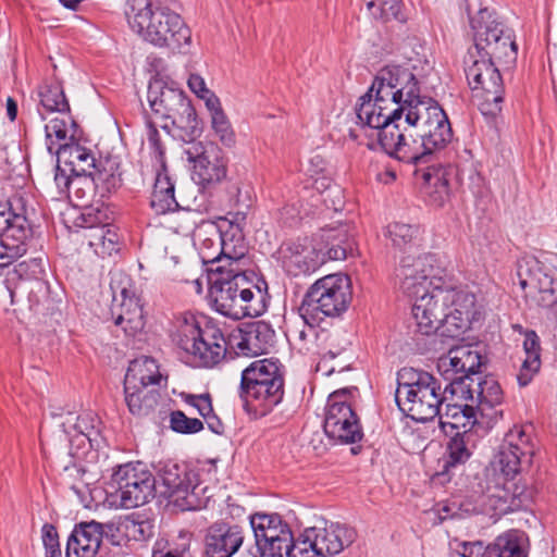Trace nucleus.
<instances>
[{"label": "nucleus", "mask_w": 557, "mask_h": 557, "mask_svg": "<svg viewBox=\"0 0 557 557\" xmlns=\"http://www.w3.org/2000/svg\"><path fill=\"white\" fill-rule=\"evenodd\" d=\"M211 126L221 144L227 148L236 145V135L224 112H218L211 119Z\"/></svg>", "instance_id": "603ef678"}, {"label": "nucleus", "mask_w": 557, "mask_h": 557, "mask_svg": "<svg viewBox=\"0 0 557 557\" xmlns=\"http://www.w3.org/2000/svg\"><path fill=\"white\" fill-rule=\"evenodd\" d=\"M308 530L321 557L338 555L357 539L354 528L338 522L324 521L322 527L314 525Z\"/></svg>", "instance_id": "393cba45"}, {"label": "nucleus", "mask_w": 557, "mask_h": 557, "mask_svg": "<svg viewBox=\"0 0 557 557\" xmlns=\"http://www.w3.org/2000/svg\"><path fill=\"white\" fill-rule=\"evenodd\" d=\"M519 283L528 301L542 308L557 306V270L536 259L518 269Z\"/></svg>", "instance_id": "f3484780"}, {"label": "nucleus", "mask_w": 557, "mask_h": 557, "mask_svg": "<svg viewBox=\"0 0 557 557\" xmlns=\"http://www.w3.org/2000/svg\"><path fill=\"white\" fill-rule=\"evenodd\" d=\"M147 127H148L147 139H148L149 147L152 150L153 154L156 156L158 162H160L161 166L164 169L165 168V162H164L165 149L161 141L160 134L157 129L156 124L151 120H147Z\"/></svg>", "instance_id": "bf43d9fd"}, {"label": "nucleus", "mask_w": 557, "mask_h": 557, "mask_svg": "<svg viewBox=\"0 0 557 557\" xmlns=\"http://www.w3.org/2000/svg\"><path fill=\"white\" fill-rule=\"evenodd\" d=\"M157 479L164 485L170 502L180 510H199L206 506V487L200 486L199 474L186 463L174 460L160 461L156 467Z\"/></svg>", "instance_id": "9d476101"}, {"label": "nucleus", "mask_w": 557, "mask_h": 557, "mask_svg": "<svg viewBox=\"0 0 557 557\" xmlns=\"http://www.w3.org/2000/svg\"><path fill=\"white\" fill-rule=\"evenodd\" d=\"M83 226L86 228H106L112 225L113 212L103 203L99 207H89L82 214Z\"/></svg>", "instance_id": "3c124183"}, {"label": "nucleus", "mask_w": 557, "mask_h": 557, "mask_svg": "<svg viewBox=\"0 0 557 557\" xmlns=\"http://www.w3.org/2000/svg\"><path fill=\"white\" fill-rule=\"evenodd\" d=\"M123 527L125 529V533L128 539L144 542L150 539L154 533V525L153 523L148 520H135V519H127Z\"/></svg>", "instance_id": "6e6d98bb"}, {"label": "nucleus", "mask_w": 557, "mask_h": 557, "mask_svg": "<svg viewBox=\"0 0 557 557\" xmlns=\"http://www.w3.org/2000/svg\"><path fill=\"white\" fill-rule=\"evenodd\" d=\"M89 237V245L102 257H110L120 250V236L113 225L99 228Z\"/></svg>", "instance_id": "37998d69"}, {"label": "nucleus", "mask_w": 557, "mask_h": 557, "mask_svg": "<svg viewBox=\"0 0 557 557\" xmlns=\"http://www.w3.org/2000/svg\"><path fill=\"white\" fill-rule=\"evenodd\" d=\"M156 482L152 473L140 462L121 465L112 474L115 494L124 508L146 504L153 496Z\"/></svg>", "instance_id": "dca6fc26"}, {"label": "nucleus", "mask_w": 557, "mask_h": 557, "mask_svg": "<svg viewBox=\"0 0 557 557\" xmlns=\"http://www.w3.org/2000/svg\"><path fill=\"white\" fill-rule=\"evenodd\" d=\"M473 314H461V312L447 310L438 332L442 336L458 338L468 329Z\"/></svg>", "instance_id": "8fccbe9b"}, {"label": "nucleus", "mask_w": 557, "mask_h": 557, "mask_svg": "<svg viewBox=\"0 0 557 557\" xmlns=\"http://www.w3.org/2000/svg\"><path fill=\"white\" fill-rule=\"evenodd\" d=\"M25 228L21 238L32 239L33 227L26 216V209L21 197L12 200H0V235L9 233L12 228Z\"/></svg>", "instance_id": "72a5a7b5"}, {"label": "nucleus", "mask_w": 557, "mask_h": 557, "mask_svg": "<svg viewBox=\"0 0 557 557\" xmlns=\"http://www.w3.org/2000/svg\"><path fill=\"white\" fill-rule=\"evenodd\" d=\"M205 323L202 333L190 356L205 368H213L230 354V336L226 338L222 329L212 319H201Z\"/></svg>", "instance_id": "5701e85b"}, {"label": "nucleus", "mask_w": 557, "mask_h": 557, "mask_svg": "<svg viewBox=\"0 0 557 557\" xmlns=\"http://www.w3.org/2000/svg\"><path fill=\"white\" fill-rule=\"evenodd\" d=\"M58 154L64 158L65 164L71 166L74 176L87 178L96 166V159L91 151L77 143L60 145Z\"/></svg>", "instance_id": "c9c22d12"}, {"label": "nucleus", "mask_w": 557, "mask_h": 557, "mask_svg": "<svg viewBox=\"0 0 557 557\" xmlns=\"http://www.w3.org/2000/svg\"><path fill=\"white\" fill-rule=\"evenodd\" d=\"M119 168V164L111 160L100 161L89 176L84 178V183L92 185L100 197L104 198L116 191L122 185V174Z\"/></svg>", "instance_id": "f704fd0d"}, {"label": "nucleus", "mask_w": 557, "mask_h": 557, "mask_svg": "<svg viewBox=\"0 0 557 557\" xmlns=\"http://www.w3.org/2000/svg\"><path fill=\"white\" fill-rule=\"evenodd\" d=\"M25 228H12L0 235V268H5L24 256L28 248V238H21Z\"/></svg>", "instance_id": "4c0bfd02"}, {"label": "nucleus", "mask_w": 557, "mask_h": 557, "mask_svg": "<svg viewBox=\"0 0 557 557\" xmlns=\"http://www.w3.org/2000/svg\"><path fill=\"white\" fill-rule=\"evenodd\" d=\"M497 63L496 60L478 57L472 49L465 59L468 84L475 97L481 99L479 106L485 115H496L502 111L505 88Z\"/></svg>", "instance_id": "9b49d317"}, {"label": "nucleus", "mask_w": 557, "mask_h": 557, "mask_svg": "<svg viewBox=\"0 0 557 557\" xmlns=\"http://www.w3.org/2000/svg\"><path fill=\"white\" fill-rule=\"evenodd\" d=\"M284 553L286 557H321L317 545L313 544L308 528L296 539L292 536V541L284 549Z\"/></svg>", "instance_id": "09e8293b"}, {"label": "nucleus", "mask_w": 557, "mask_h": 557, "mask_svg": "<svg viewBox=\"0 0 557 557\" xmlns=\"http://www.w3.org/2000/svg\"><path fill=\"white\" fill-rule=\"evenodd\" d=\"M125 16L131 28L157 48L175 51L190 44L191 32L182 16L151 0H126Z\"/></svg>", "instance_id": "20e7f679"}, {"label": "nucleus", "mask_w": 557, "mask_h": 557, "mask_svg": "<svg viewBox=\"0 0 557 557\" xmlns=\"http://www.w3.org/2000/svg\"><path fill=\"white\" fill-rule=\"evenodd\" d=\"M450 394L460 400L473 403L486 424L496 423L503 418L504 392L493 376L478 375L470 382L455 380L450 386Z\"/></svg>", "instance_id": "4468645a"}, {"label": "nucleus", "mask_w": 557, "mask_h": 557, "mask_svg": "<svg viewBox=\"0 0 557 557\" xmlns=\"http://www.w3.org/2000/svg\"><path fill=\"white\" fill-rule=\"evenodd\" d=\"M523 347H524L527 359H530L533 356H536L537 358H540V356H541L540 355V351H541L540 339L534 331H531L525 335V338L523 342Z\"/></svg>", "instance_id": "338daca9"}, {"label": "nucleus", "mask_w": 557, "mask_h": 557, "mask_svg": "<svg viewBox=\"0 0 557 557\" xmlns=\"http://www.w3.org/2000/svg\"><path fill=\"white\" fill-rule=\"evenodd\" d=\"M163 380L159 364L151 357H141L131 361L124 377V385L151 388L160 386Z\"/></svg>", "instance_id": "473e14b6"}, {"label": "nucleus", "mask_w": 557, "mask_h": 557, "mask_svg": "<svg viewBox=\"0 0 557 557\" xmlns=\"http://www.w3.org/2000/svg\"><path fill=\"white\" fill-rule=\"evenodd\" d=\"M399 120L384 119L380 123L364 125L363 129L376 131L379 144L389 157L414 166L413 175L425 200L431 206L443 207L450 195L451 168L426 165L432 160L429 148L417 135H406L400 131L397 123Z\"/></svg>", "instance_id": "f257e3e1"}, {"label": "nucleus", "mask_w": 557, "mask_h": 557, "mask_svg": "<svg viewBox=\"0 0 557 557\" xmlns=\"http://www.w3.org/2000/svg\"><path fill=\"white\" fill-rule=\"evenodd\" d=\"M466 10L473 36V52L478 57L496 60L498 64H513L518 55L515 34L498 13L493 9L479 8L473 14L471 3H467Z\"/></svg>", "instance_id": "0eeeda50"}, {"label": "nucleus", "mask_w": 557, "mask_h": 557, "mask_svg": "<svg viewBox=\"0 0 557 557\" xmlns=\"http://www.w3.org/2000/svg\"><path fill=\"white\" fill-rule=\"evenodd\" d=\"M346 234L339 228L322 230L319 237L313 238L324 255V263L329 260H344L347 257L349 245Z\"/></svg>", "instance_id": "ea45409f"}, {"label": "nucleus", "mask_w": 557, "mask_h": 557, "mask_svg": "<svg viewBox=\"0 0 557 557\" xmlns=\"http://www.w3.org/2000/svg\"><path fill=\"white\" fill-rule=\"evenodd\" d=\"M356 393V386L344 387L327 398L323 429L329 438L341 444H355L363 437L362 426L350 403Z\"/></svg>", "instance_id": "f8f14e48"}, {"label": "nucleus", "mask_w": 557, "mask_h": 557, "mask_svg": "<svg viewBox=\"0 0 557 557\" xmlns=\"http://www.w3.org/2000/svg\"><path fill=\"white\" fill-rule=\"evenodd\" d=\"M170 428L181 434H196L203 430V422L197 418H189L182 410L170 413Z\"/></svg>", "instance_id": "864d4df0"}, {"label": "nucleus", "mask_w": 557, "mask_h": 557, "mask_svg": "<svg viewBox=\"0 0 557 557\" xmlns=\"http://www.w3.org/2000/svg\"><path fill=\"white\" fill-rule=\"evenodd\" d=\"M222 253L228 265H218L211 270L209 297L213 308L225 317L239 320L245 317H256L261 308L255 302V293L248 287L246 275L238 267L245 257L242 250L233 248L222 238Z\"/></svg>", "instance_id": "7ed1b4c3"}, {"label": "nucleus", "mask_w": 557, "mask_h": 557, "mask_svg": "<svg viewBox=\"0 0 557 557\" xmlns=\"http://www.w3.org/2000/svg\"><path fill=\"white\" fill-rule=\"evenodd\" d=\"M124 398L128 411L137 419H154L161 395L154 387L124 385Z\"/></svg>", "instance_id": "7c9ffc66"}, {"label": "nucleus", "mask_w": 557, "mask_h": 557, "mask_svg": "<svg viewBox=\"0 0 557 557\" xmlns=\"http://www.w3.org/2000/svg\"><path fill=\"white\" fill-rule=\"evenodd\" d=\"M41 532L46 557H61L59 535L55 527L50 523H45Z\"/></svg>", "instance_id": "13d9d810"}, {"label": "nucleus", "mask_w": 557, "mask_h": 557, "mask_svg": "<svg viewBox=\"0 0 557 557\" xmlns=\"http://www.w3.org/2000/svg\"><path fill=\"white\" fill-rule=\"evenodd\" d=\"M405 117L408 125L420 128L417 136L429 148L431 157L436 150L445 148L453 138L446 113L432 98L425 97L422 101H418Z\"/></svg>", "instance_id": "ddd939ff"}, {"label": "nucleus", "mask_w": 557, "mask_h": 557, "mask_svg": "<svg viewBox=\"0 0 557 557\" xmlns=\"http://www.w3.org/2000/svg\"><path fill=\"white\" fill-rule=\"evenodd\" d=\"M444 411L441 410L440 428L445 435H453L456 432H471L472 428L479 423L480 413L474 404L470 400H447L444 403Z\"/></svg>", "instance_id": "bb28decb"}, {"label": "nucleus", "mask_w": 557, "mask_h": 557, "mask_svg": "<svg viewBox=\"0 0 557 557\" xmlns=\"http://www.w3.org/2000/svg\"><path fill=\"white\" fill-rule=\"evenodd\" d=\"M285 370L276 359H262L250 363L242 372L239 395L245 408L256 418L273 411L284 398Z\"/></svg>", "instance_id": "423d86ee"}, {"label": "nucleus", "mask_w": 557, "mask_h": 557, "mask_svg": "<svg viewBox=\"0 0 557 557\" xmlns=\"http://www.w3.org/2000/svg\"><path fill=\"white\" fill-rule=\"evenodd\" d=\"M275 344V331L265 321L244 324L230 334V358L257 357L268 354Z\"/></svg>", "instance_id": "412c9836"}, {"label": "nucleus", "mask_w": 557, "mask_h": 557, "mask_svg": "<svg viewBox=\"0 0 557 557\" xmlns=\"http://www.w3.org/2000/svg\"><path fill=\"white\" fill-rule=\"evenodd\" d=\"M278 259L286 273L295 277L310 275L324 264V255L313 238L284 242Z\"/></svg>", "instance_id": "4be33fe9"}, {"label": "nucleus", "mask_w": 557, "mask_h": 557, "mask_svg": "<svg viewBox=\"0 0 557 557\" xmlns=\"http://www.w3.org/2000/svg\"><path fill=\"white\" fill-rule=\"evenodd\" d=\"M188 86L199 98H206V94H210V90L206 87L205 81L197 74L189 76Z\"/></svg>", "instance_id": "774afa93"}, {"label": "nucleus", "mask_w": 557, "mask_h": 557, "mask_svg": "<svg viewBox=\"0 0 557 557\" xmlns=\"http://www.w3.org/2000/svg\"><path fill=\"white\" fill-rule=\"evenodd\" d=\"M434 262L435 258L430 253L401 258L396 268V277L399 281V288L406 296L416 299L428 293L434 284H438L441 277L437 276L438 268L434 267Z\"/></svg>", "instance_id": "6ab92c4d"}, {"label": "nucleus", "mask_w": 557, "mask_h": 557, "mask_svg": "<svg viewBox=\"0 0 557 557\" xmlns=\"http://www.w3.org/2000/svg\"><path fill=\"white\" fill-rule=\"evenodd\" d=\"M528 537L518 530L498 535L490 544L487 557H528Z\"/></svg>", "instance_id": "e433bc0d"}, {"label": "nucleus", "mask_w": 557, "mask_h": 557, "mask_svg": "<svg viewBox=\"0 0 557 557\" xmlns=\"http://www.w3.org/2000/svg\"><path fill=\"white\" fill-rule=\"evenodd\" d=\"M541 368V358L536 356L531 357L530 359H524L519 373L517 375L518 383L521 387L527 386L533 379V376L539 372Z\"/></svg>", "instance_id": "052dcab7"}, {"label": "nucleus", "mask_w": 557, "mask_h": 557, "mask_svg": "<svg viewBox=\"0 0 557 557\" xmlns=\"http://www.w3.org/2000/svg\"><path fill=\"white\" fill-rule=\"evenodd\" d=\"M446 293L451 296L448 310L461 312V314L474 313L476 298L473 293L454 286L450 281H446Z\"/></svg>", "instance_id": "49530a36"}, {"label": "nucleus", "mask_w": 557, "mask_h": 557, "mask_svg": "<svg viewBox=\"0 0 557 557\" xmlns=\"http://www.w3.org/2000/svg\"><path fill=\"white\" fill-rule=\"evenodd\" d=\"M102 534V525L96 521L76 525L67 540L65 556L95 557L100 548Z\"/></svg>", "instance_id": "c85d7f7f"}, {"label": "nucleus", "mask_w": 557, "mask_h": 557, "mask_svg": "<svg viewBox=\"0 0 557 557\" xmlns=\"http://www.w3.org/2000/svg\"><path fill=\"white\" fill-rule=\"evenodd\" d=\"M455 358L459 360L460 367L463 368V372L468 375L476 377L482 361L481 355L478 351L472 350L470 347L461 346L455 347Z\"/></svg>", "instance_id": "5fc2aeb1"}, {"label": "nucleus", "mask_w": 557, "mask_h": 557, "mask_svg": "<svg viewBox=\"0 0 557 557\" xmlns=\"http://www.w3.org/2000/svg\"><path fill=\"white\" fill-rule=\"evenodd\" d=\"M459 360L455 358V348L449 349L447 357L441 358L438 361V370L444 375L445 380L448 381V384L445 386L446 393L450 394V386L455 382L466 381L470 382L473 380V376L468 375L463 372V368H461Z\"/></svg>", "instance_id": "de8ad7c7"}, {"label": "nucleus", "mask_w": 557, "mask_h": 557, "mask_svg": "<svg viewBox=\"0 0 557 557\" xmlns=\"http://www.w3.org/2000/svg\"><path fill=\"white\" fill-rule=\"evenodd\" d=\"M40 104L47 112L65 113L70 111L63 87L59 83L46 84L39 90Z\"/></svg>", "instance_id": "79ce46f5"}, {"label": "nucleus", "mask_w": 557, "mask_h": 557, "mask_svg": "<svg viewBox=\"0 0 557 557\" xmlns=\"http://www.w3.org/2000/svg\"><path fill=\"white\" fill-rule=\"evenodd\" d=\"M258 553L263 557H284V549L292 541L293 532L278 513L257 512L250 516Z\"/></svg>", "instance_id": "a211bd4d"}, {"label": "nucleus", "mask_w": 557, "mask_h": 557, "mask_svg": "<svg viewBox=\"0 0 557 557\" xmlns=\"http://www.w3.org/2000/svg\"><path fill=\"white\" fill-rule=\"evenodd\" d=\"M67 422H64L62 425L64 428V432L71 434V430H73L76 434H81L86 436L89 441H91V435L96 433L95 426L89 423L88 416H78L76 417V421L69 425Z\"/></svg>", "instance_id": "e2e57ef3"}, {"label": "nucleus", "mask_w": 557, "mask_h": 557, "mask_svg": "<svg viewBox=\"0 0 557 557\" xmlns=\"http://www.w3.org/2000/svg\"><path fill=\"white\" fill-rule=\"evenodd\" d=\"M448 436L445 454L438 460L440 470L433 480L445 478L449 481L451 470L465 465L472 455V432L461 431Z\"/></svg>", "instance_id": "cd10ccee"}, {"label": "nucleus", "mask_w": 557, "mask_h": 557, "mask_svg": "<svg viewBox=\"0 0 557 557\" xmlns=\"http://www.w3.org/2000/svg\"><path fill=\"white\" fill-rule=\"evenodd\" d=\"M150 206L157 214H165L178 207L174 196V184L165 173L157 174Z\"/></svg>", "instance_id": "58836bf2"}, {"label": "nucleus", "mask_w": 557, "mask_h": 557, "mask_svg": "<svg viewBox=\"0 0 557 557\" xmlns=\"http://www.w3.org/2000/svg\"><path fill=\"white\" fill-rule=\"evenodd\" d=\"M195 152L187 150L188 159L194 163L193 180L203 188L218 184L226 177L227 161L216 147L202 149L201 144H197Z\"/></svg>", "instance_id": "b1692460"}, {"label": "nucleus", "mask_w": 557, "mask_h": 557, "mask_svg": "<svg viewBox=\"0 0 557 557\" xmlns=\"http://www.w3.org/2000/svg\"><path fill=\"white\" fill-rule=\"evenodd\" d=\"M122 301L117 311H112L114 324L128 336H135L145 326L143 305L139 297L127 287L121 289Z\"/></svg>", "instance_id": "c756f323"}, {"label": "nucleus", "mask_w": 557, "mask_h": 557, "mask_svg": "<svg viewBox=\"0 0 557 557\" xmlns=\"http://www.w3.org/2000/svg\"><path fill=\"white\" fill-rule=\"evenodd\" d=\"M352 300L348 275L336 273L317 280L305 293L298 308L304 324L313 331L324 318L341 317Z\"/></svg>", "instance_id": "1a4fd4ad"}, {"label": "nucleus", "mask_w": 557, "mask_h": 557, "mask_svg": "<svg viewBox=\"0 0 557 557\" xmlns=\"http://www.w3.org/2000/svg\"><path fill=\"white\" fill-rule=\"evenodd\" d=\"M387 234L395 247L406 249L418 243L420 227L418 225L394 222L387 226Z\"/></svg>", "instance_id": "a18cd8bd"}, {"label": "nucleus", "mask_w": 557, "mask_h": 557, "mask_svg": "<svg viewBox=\"0 0 557 557\" xmlns=\"http://www.w3.org/2000/svg\"><path fill=\"white\" fill-rule=\"evenodd\" d=\"M243 527L227 522L211 524L205 536V557H232L244 543Z\"/></svg>", "instance_id": "a878e982"}, {"label": "nucleus", "mask_w": 557, "mask_h": 557, "mask_svg": "<svg viewBox=\"0 0 557 557\" xmlns=\"http://www.w3.org/2000/svg\"><path fill=\"white\" fill-rule=\"evenodd\" d=\"M147 99L157 117L164 121L163 129L175 127L184 141H194L202 133V123L186 94L162 79L149 83Z\"/></svg>", "instance_id": "6e6552de"}, {"label": "nucleus", "mask_w": 557, "mask_h": 557, "mask_svg": "<svg viewBox=\"0 0 557 557\" xmlns=\"http://www.w3.org/2000/svg\"><path fill=\"white\" fill-rule=\"evenodd\" d=\"M201 319L209 318L191 312H183L177 314L174 319V330L171 335L172 341L189 355L202 333L205 323Z\"/></svg>", "instance_id": "2f4dec72"}, {"label": "nucleus", "mask_w": 557, "mask_h": 557, "mask_svg": "<svg viewBox=\"0 0 557 557\" xmlns=\"http://www.w3.org/2000/svg\"><path fill=\"white\" fill-rule=\"evenodd\" d=\"M457 396L442 391L440 381L429 372L403 368L397 373L395 400L399 410L417 422L433 420L445 401Z\"/></svg>", "instance_id": "39448f33"}, {"label": "nucleus", "mask_w": 557, "mask_h": 557, "mask_svg": "<svg viewBox=\"0 0 557 557\" xmlns=\"http://www.w3.org/2000/svg\"><path fill=\"white\" fill-rule=\"evenodd\" d=\"M371 16L383 23L397 21L405 23L406 14L401 10V0H363Z\"/></svg>", "instance_id": "a19ab883"}, {"label": "nucleus", "mask_w": 557, "mask_h": 557, "mask_svg": "<svg viewBox=\"0 0 557 557\" xmlns=\"http://www.w3.org/2000/svg\"><path fill=\"white\" fill-rule=\"evenodd\" d=\"M181 398L185 404L196 408L202 418H207L208 416H210V413H212V398L209 393L200 395L182 393Z\"/></svg>", "instance_id": "4d7b16f0"}, {"label": "nucleus", "mask_w": 557, "mask_h": 557, "mask_svg": "<svg viewBox=\"0 0 557 557\" xmlns=\"http://www.w3.org/2000/svg\"><path fill=\"white\" fill-rule=\"evenodd\" d=\"M47 138L54 136L59 140H65L69 137L67 121L54 117L45 126Z\"/></svg>", "instance_id": "69168bd1"}, {"label": "nucleus", "mask_w": 557, "mask_h": 557, "mask_svg": "<svg viewBox=\"0 0 557 557\" xmlns=\"http://www.w3.org/2000/svg\"><path fill=\"white\" fill-rule=\"evenodd\" d=\"M83 181L79 178H71L70 175L65 173L63 169L60 168L59 164L55 166V173H54V183L57 185V188L59 189L60 195H70L71 189L73 188V185H77L82 183Z\"/></svg>", "instance_id": "0e129e2a"}, {"label": "nucleus", "mask_w": 557, "mask_h": 557, "mask_svg": "<svg viewBox=\"0 0 557 557\" xmlns=\"http://www.w3.org/2000/svg\"><path fill=\"white\" fill-rule=\"evenodd\" d=\"M490 544L484 546L481 541L460 542L457 544L456 552L461 557H487Z\"/></svg>", "instance_id": "680f3d73"}, {"label": "nucleus", "mask_w": 557, "mask_h": 557, "mask_svg": "<svg viewBox=\"0 0 557 557\" xmlns=\"http://www.w3.org/2000/svg\"><path fill=\"white\" fill-rule=\"evenodd\" d=\"M534 454L533 426L516 424L505 434L495 462L507 479H515L517 474L532 465Z\"/></svg>", "instance_id": "2eb2a0df"}, {"label": "nucleus", "mask_w": 557, "mask_h": 557, "mask_svg": "<svg viewBox=\"0 0 557 557\" xmlns=\"http://www.w3.org/2000/svg\"><path fill=\"white\" fill-rule=\"evenodd\" d=\"M449 297L451 296L446 293V281L438 278V284H434L428 293L414 299L412 318L417 333L429 336L440 331L441 322L449 309Z\"/></svg>", "instance_id": "aec40b11"}, {"label": "nucleus", "mask_w": 557, "mask_h": 557, "mask_svg": "<svg viewBox=\"0 0 557 557\" xmlns=\"http://www.w3.org/2000/svg\"><path fill=\"white\" fill-rule=\"evenodd\" d=\"M425 97L420 95L419 81L416 75L400 65H386L374 76L366 94L356 103L357 124L380 123L384 119L401 116Z\"/></svg>", "instance_id": "f03ea898"}, {"label": "nucleus", "mask_w": 557, "mask_h": 557, "mask_svg": "<svg viewBox=\"0 0 557 557\" xmlns=\"http://www.w3.org/2000/svg\"><path fill=\"white\" fill-rule=\"evenodd\" d=\"M191 539L189 535L181 534L172 541H157L151 557H191Z\"/></svg>", "instance_id": "c03bdc74"}]
</instances>
